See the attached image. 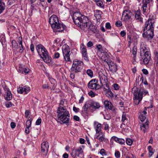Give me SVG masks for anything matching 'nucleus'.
Instances as JSON below:
<instances>
[{
    "instance_id": "f257e3e1",
    "label": "nucleus",
    "mask_w": 158,
    "mask_h": 158,
    "mask_svg": "<svg viewBox=\"0 0 158 158\" xmlns=\"http://www.w3.org/2000/svg\"><path fill=\"white\" fill-rule=\"evenodd\" d=\"M66 102L65 99L61 100L57 110L58 114L56 120L61 124L68 123L70 121V114L66 107Z\"/></svg>"
},
{
    "instance_id": "f03ea898",
    "label": "nucleus",
    "mask_w": 158,
    "mask_h": 158,
    "mask_svg": "<svg viewBox=\"0 0 158 158\" xmlns=\"http://www.w3.org/2000/svg\"><path fill=\"white\" fill-rule=\"evenodd\" d=\"M155 20L152 16H150L149 19L144 24V33L143 36L148 40L152 39L154 36V29Z\"/></svg>"
},
{
    "instance_id": "7ed1b4c3",
    "label": "nucleus",
    "mask_w": 158,
    "mask_h": 158,
    "mask_svg": "<svg viewBox=\"0 0 158 158\" xmlns=\"http://www.w3.org/2000/svg\"><path fill=\"white\" fill-rule=\"evenodd\" d=\"M50 25L53 31L56 32H62L66 27L65 25L59 23L58 18L55 15L50 17Z\"/></svg>"
},
{
    "instance_id": "20e7f679",
    "label": "nucleus",
    "mask_w": 158,
    "mask_h": 158,
    "mask_svg": "<svg viewBox=\"0 0 158 158\" xmlns=\"http://www.w3.org/2000/svg\"><path fill=\"white\" fill-rule=\"evenodd\" d=\"M137 89V88L136 87L132 89L134 96V103L136 105H138L142 100L143 95H145L148 94V91L143 88L141 89L139 92H135Z\"/></svg>"
},
{
    "instance_id": "39448f33",
    "label": "nucleus",
    "mask_w": 158,
    "mask_h": 158,
    "mask_svg": "<svg viewBox=\"0 0 158 158\" xmlns=\"http://www.w3.org/2000/svg\"><path fill=\"white\" fill-rule=\"evenodd\" d=\"M36 49L39 55L42 58L44 62L49 64V59L48 53L46 49L41 44L37 45Z\"/></svg>"
},
{
    "instance_id": "423d86ee",
    "label": "nucleus",
    "mask_w": 158,
    "mask_h": 158,
    "mask_svg": "<svg viewBox=\"0 0 158 158\" xmlns=\"http://www.w3.org/2000/svg\"><path fill=\"white\" fill-rule=\"evenodd\" d=\"M83 63L82 62L78 60L73 61L72 67L71 69L72 72L77 73L80 72L83 68Z\"/></svg>"
},
{
    "instance_id": "0eeeda50",
    "label": "nucleus",
    "mask_w": 158,
    "mask_h": 158,
    "mask_svg": "<svg viewBox=\"0 0 158 158\" xmlns=\"http://www.w3.org/2000/svg\"><path fill=\"white\" fill-rule=\"evenodd\" d=\"M88 19L85 17L82 16L79 19H77V23L75 22H74L75 24L78 26L79 27H83L85 28H87L89 29L90 27L91 26L87 22L86 19Z\"/></svg>"
},
{
    "instance_id": "6e6552de",
    "label": "nucleus",
    "mask_w": 158,
    "mask_h": 158,
    "mask_svg": "<svg viewBox=\"0 0 158 158\" xmlns=\"http://www.w3.org/2000/svg\"><path fill=\"white\" fill-rule=\"evenodd\" d=\"M149 54H151L149 48L147 45L141 43L140 45V56Z\"/></svg>"
},
{
    "instance_id": "1a4fd4ad",
    "label": "nucleus",
    "mask_w": 158,
    "mask_h": 158,
    "mask_svg": "<svg viewBox=\"0 0 158 158\" xmlns=\"http://www.w3.org/2000/svg\"><path fill=\"white\" fill-rule=\"evenodd\" d=\"M152 0H143L142 8L143 13H148L149 12L150 2Z\"/></svg>"
},
{
    "instance_id": "9d476101",
    "label": "nucleus",
    "mask_w": 158,
    "mask_h": 158,
    "mask_svg": "<svg viewBox=\"0 0 158 158\" xmlns=\"http://www.w3.org/2000/svg\"><path fill=\"white\" fill-rule=\"evenodd\" d=\"M98 80L92 79L90 81L88 84V87L90 89H98L101 88V86L97 84Z\"/></svg>"
},
{
    "instance_id": "9b49d317",
    "label": "nucleus",
    "mask_w": 158,
    "mask_h": 158,
    "mask_svg": "<svg viewBox=\"0 0 158 158\" xmlns=\"http://www.w3.org/2000/svg\"><path fill=\"white\" fill-rule=\"evenodd\" d=\"M132 13L129 10H125L123 12L122 19L123 21L126 22H128L131 18Z\"/></svg>"
},
{
    "instance_id": "f8f14e48",
    "label": "nucleus",
    "mask_w": 158,
    "mask_h": 158,
    "mask_svg": "<svg viewBox=\"0 0 158 158\" xmlns=\"http://www.w3.org/2000/svg\"><path fill=\"white\" fill-rule=\"evenodd\" d=\"M83 152L82 148L79 147L77 149L73 150L71 153V155L74 158H80L79 155Z\"/></svg>"
},
{
    "instance_id": "ddd939ff",
    "label": "nucleus",
    "mask_w": 158,
    "mask_h": 158,
    "mask_svg": "<svg viewBox=\"0 0 158 158\" xmlns=\"http://www.w3.org/2000/svg\"><path fill=\"white\" fill-rule=\"evenodd\" d=\"M141 58L140 59V63L143 64H147L149 62L151 59V54L147 55L140 56Z\"/></svg>"
},
{
    "instance_id": "4468645a",
    "label": "nucleus",
    "mask_w": 158,
    "mask_h": 158,
    "mask_svg": "<svg viewBox=\"0 0 158 158\" xmlns=\"http://www.w3.org/2000/svg\"><path fill=\"white\" fill-rule=\"evenodd\" d=\"M87 104L89 105V107L95 109H98L101 106L99 102L93 100L88 101Z\"/></svg>"
},
{
    "instance_id": "2eb2a0df",
    "label": "nucleus",
    "mask_w": 158,
    "mask_h": 158,
    "mask_svg": "<svg viewBox=\"0 0 158 158\" xmlns=\"http://www.w3.org/2000/svg\"><path fill=\"white\" fill-rule=\"evenodd\" d=\"M81 49L82 55L84 59L87 61H89V58L87 54V50L85 46L84 45L82 44L81 46Z\"/></svg>"
},
{
    "instance_id": "dca6fc26",
    "label": "nucleus",
    "mask_w": 158,
    "mask_h": 158,
    "mask_svg": "<svg viewBox=\"0 0 158 158\" xmlns=\"http://www.w3.org/2000/svg\"><path fill=\"white\" fill-rule=\"evenodd\" d=\"M104 105L106 108H107L113 112H115L116 109L115 107L113 106L111 102L108 101H105L104 102Z\"/></svg>"
},
{
    "instance_id": "f3484780",
    "label": "nucleus",
    "mask_w": 158,
    "mask_h": 158,
    "mask_svg": "<svg viewBox=\"0 0 158 158\" xmlns=\"http://www.w3.org/2000/svg\"><path fill=\"white\" fill-rule=\"evenodd\" d=\"M100 56L101 57L102 59L106 62L107 64L111 61V60L109 58V56L107 52H103V54H100Z\"/></svg>"
},
{
    "instance_id": "a211bd4d",
    "label": "nucleus",
    "mask_w": 158,
    "mask_h": 158,
    "mask_svg": "<svg viewBox=\"0 0 158 158\" xmlns=\"http://www.w3.org/2000/svg\"><path fill=\"white\" fill-rule=\"evenodd\" d=\"M99 77L101 84L108 82L107 77L102 72L98 73Z\"/></svg>"
},
{
    "instance_id": "6ab92c4d",
    "label": "nucleus",
    "mask_w": 158,
    "mask_h": 158,
    "mask_svg": "<svg viewBox=\"0 0 158 158\" xmlns=\"http://www.w3.org/2000/svg\"><path fill=\"white\" fill-rule=\"evenodd\" d=\"M30 91V87L27 86H24L23 87H19L18 89V93L21 94L24 93L25 94H26Z\"/></svg>"
},
{
    "instance_id": "aec40b11",
    "label": "nucleus",
    "mask_w": 158,
    "mask_h": 158,
    "mask_svg": "<svg viewBox=\"0 0 158 158\" xmlns=\"http://www.w3.org/2000/svg\"><path fill=\"white\" fill-rule=\"evenodd\" d=\"M109 65L110 69L113 73H115L117 70V65L112 61L107 64Z\"/></svg>"
},
{
    "instance_id": "412c9836",
    "label": "nucleus",
    "mask_w": 158,
    "mask_h": 158,
    "mask_svg": "<svg viewBox=\"0 0 158 158\" xmlns=\"http://www.w3.org/2000/svg\"><path fill=\"white\" fill-rule=\"evenodd\" d=\"M49 145L48 142H44L41 144V151L43 152L47 153L48 151Z\"/></svg>"
},
{
    "instance_id": "4be33fe9",
    "label": "nucleus",
    "mask_w": 158,
    "mask_h": 158,
    "mask_svg": "<svg viewBox=\"0 0 158 158\" xmlns=\"http://www.w3.org/2000/svg\"><path fill=\"white\" fill-rule=\"evenodd\" d=\"M94 125L95 129L96 134L100 133L102 128L101 124L98 123L97 122L95 121L94 122Z\"/></svg>"
},
{
    "instance_id": "5701e85b",
    "label": "nucleus",
    "mask_w": 158,
    "mask_h": 158,
    "mask_svg": "<svg viewBox=\"0 0 158 158\" xmlns=\"http://www.w3.org/2000/svg\"><path fill=\"white\" fill-rule=\"evenodd\" d=\"M148 121L147 120L145 123L142 124L140 125V128L141 130L143 133L146 132L148 128Z\"/></svg>"
},
{
    "instance_id": "b1692460",
    "label": "nucleus",
    "mask_w": 158,
    "mask_h": 158,
    "mask_svg": "<svg viewBox=\"0 0 158 158\" xmlns=\"http://www.w3.org/2000/svg\"><path fill=\"white\" fill-rule=\"evenodd\" d=\"M82 16L80 13L78 12H75L73 14L72 18L73 22H75L77 23L78 21L77 19H79L82 17Z\"/></svg>"
},
{
    "instance_id": "393cba45",
    "label": "nucleus",
    "mask_w": 158,
    "mask_h": 158,
    "mask_svg": "<svg viewBox=\"0 0 158 158\" xmlns=\"http://www.w3.org/2000/svg\"><path fill=\"white\" fill-rule=\"evenodd\" d=\"M70 50L69 47L66 44L63 45L62 46V52L63 54L69 53Z\"/></svg>"
},
{
    "instance_id": "a878e982",
    "label": "nucleus",
    "mask_w": 158,
    "mask_h": 158,
    "mask_svg": "<svg viewBox=\"0 0 158 158\" xmlns=\"http://www.w3.org/2000/svg\"><path fill=\"white\" fill-rule=\"evenodd\" d=\"M111 139H114L115 141L121 144H123L125 143V140L121 138H119L115 136L112 137Z\"/></svg>"
},
{
    "instance_id": "bb28decb",
    "label": "nucleus",
    "mask_w": 158,
    "mask_h": 158,
    "mask_svg": "<svg viewBox=\"0 0 158 158\" xmlns=\"http://www.w3.org/2000/svg\"><path fill=\"white\" fill-rule=\"evenodd\" d=\"M5 93L6 94H5L4 97L6 100H10L12 98V95L11 93V92L10 90H7L6 91Z\"/></svg>"
},
{
    "instance_id": "cd10ccee",
    "label": "nucleus",
    "mask_w": 158,
    "mask_h": 158,
    "mask_svg": "<svg viewBox=\"0 0 158 158\" xmlns=\"http://www.w3.org/2000/svg\"><path fill=\"white\" fill-rule=\"evenodd\" d=\"M154 55L155 63L156 66H158V49L154 51Z\"/></svg>"
},
{
    "instance_id": "c85d7f7f",
    "label": "nucleus",
    "mask_w": 158,
    "mask_h": 158,
    "mask_svg": "<svg viewBox=\"0 0 158 158\" xmlns=\"http://www.w3.org/2000/svg\"><path fill=\"white\" fill-rule=\"evenodd\" d=\"M147 112L146 111L144 110L140 112L139 115V118L140 120L142 121H143L146 119V114Z\"/></svg>"
},
{
    "instance_id": "c756f323",
    "label": "nucleus",
    "mask_w": 158,
    "mask_h": 158,
    "mask_svg": "<svg viewBox=\"0 0 158 158\" xmlns=\"http://www.w3.org/2000/svg\"><path fill=\"white\" fill-rule=\"evenodd\" d=\"M97 48L98 49V54L99 55L100 54H103V52H106L105 49L103 48L101 44L97 45Z\"/></svg>"
},
{
    "instance_id": "7c9ffc66",
    "label": "nucleus",
    "mask_w": 158,
    "mask_h": 158,
    "mask_svg": "<svg viewBox=\"0 0 158 158\" xmlns=\"http://www.w3.org/2000/svg\"><path fill=\"white\" fill-rule=\"evenodd\" d=\"M6 6L2 0H0V14L5 10Z\"/></svg>"
},
{
    "instance_id": "2f4dec72",
    "label": "nucleus",
    "mask_w": 158,
    "mask_h": 158,
    "mask_svg": "<svg viewBox=\"0 0 158 158\" xmlns=\"http://www.w3.org/2000/svg\"><path fill=\"white\" fill-rule=\"evenodd\" d=\"M96 138L99 139L100 141H102L105 139V135L102 132H100L99 134L97 135Z\"/></svg>"
},
{
    "instance_id": "473e14b6",
    "label": "nucleus",
    "mask_w": 158,
    "mask_h": 158,
    "mask_svg": "<svg viewBox=\"0 0 158 158\" xmlns=\"http://www.w3.org/2000/svg\"><path fill=\"white\" fill-rule=\"evenodd\" d=\"M121 121L122 123H124V124H125V123H127V119L126 117V114L124 113H123L122 115V119Z\"/></svg>"
},
{
    "instance_id": "72a5a7b5",
    "label": "nucleus",
    "mask_w": 158,
    "mask_h": 158,
    "mask_svg": "<svg viewBox=\"0 0 158 158\" xmlns=\"http://www.w3.org/2000/svg\"><path fill=\"white\" fill-rule=\"evenodd\" d=\"M105 91L107 92V94L108 97L111 98L113 97V94L111 91L110 89H106Z\"/></svg>"
},
{
    "instance_id": "f704fd0d",
    "label": "nucleus",
    "mask_w": 158,
    "mask_h": 158,
    "mask_svg": "<svg viewBox=\"0 0 158 158\" xmlns=\"http://www.w3.org/2000/svg\"><path fill=\"white\" fill-rule=\"evenodd\" d=\"M65 60L67 61H71L70 58L69 53L63 54Z\"/></svg>"
},
{
    "instance_id": "c9c22d12",
    "label": "nucleus",
    "mask_w": 158,
    "mask_h": 158,
    "mask_svg": "<svg viewBox=\"0 0 158 158\" xmlns=\"http://www.w3.org/2000/svg\"><path fill=\"white\" fill-rule=\"evenodd\" d=\"M103 1H101L98 2H96V3L97 5L98 6L104 9L105 6L103 3Z\"/></svg>"
},
{
    "instance_id": "e433bc0d",
    "label": "nucleus",
    "mask_w": 158,
    "mask_h": 158,
    "mask_svg": "<svg viewBox=\"0 0 158 158\" xmlns=\"http://www.w3.org/2000/svg\"><path fill=\"white\" fill-rule=\"evenodd\" d=\"M135 17V19L136 20H138V21L141 20V18L140 13L138 11L136 12Z\"/></svg>"
},
{
    "instance_id": "4c0bfd02",
    "label": "nucleus",
    "mask_w": 158,
    "mask_h": 158,
    "mask_svg": "<svg viewBox=\"0 0 158 158\" xmlns=\"http://www.w3.org/2000/svg\"><path fill=\"white\" fill-rule=\"evenodd\" d=\"M87 102H88L85 104L82 107V109L84 111H87L88 109L90 107L89 106V105L87 104Z\"/></svg>"
},
{
    "instance_id": "58836bf2",
    "label": "nucleus",
    "mask_w": 158,
    "mask_h": 158,
    "mask_svg": "<svg viewBox=\"0 0 158 158\" xmlns=\"http://www.w3.org/2000/svg\"><path fill=\"white\" fill-rule=\"evenodd\" d=\"M11 43L12 48H18V43L17 42H16L15 40H12Z\"/></svg>"
},
{
    "instance_id": "ea45409f",
    "label": "nucleus",
    "mask_w": 158,
    "mask_h": 158,
    "mask_svg": "<svg viewBox=\"0 0 158 158\" xmlns=\"http://www.w3.org/2000/svg\"><path fill=\"white\" fill-rule=\"evenodd\" d=\"M32 120V119L31 118L29 119H28L26 122V127H30L31 126V121Z\"/></svg>"
},
{
    "instance_id": "a19ab883",
    "label": "nucleus",
    "mask_w": 158,
    "mask_h": 158,
    "mask_svg": "<svg viewBox=\"0 0 158 158\" xmlns=\"http://www.w3.org/2000/svg\"><path fill=\"white\" fill-rule=\"evenodd\" d=\"M2 85L5 91L6 92L7 91V90H9L8 88L7 87L4 82L3 81L2 83Z\"/></svg>"
},
{
    "instance_id": "79ce46f5",
    "label": "nucleus",
    "mask_w": 158,
    "mask_h": 158,
    "mask_svg": "<svg viewBox=\"0 0 158 158\" xmlns=\"http://www.w3.org/2000/svg\"><path fill=\"white\" fill-rule=\"evenodd\" d=\"M87 74L91 77H92L93 76V72L91 69H88L86 72Z\"/></svg>"
},
{
    "instance_id": "37998d69",
    "label": "nucleus",
    "mask_w": 158,
    "mask_h": 158,
    "mask_svg": "<svg viewBox=\"0 0 158 158\" xmlns=\"http://www.w3.org/2000/svg\"><path fill=\"white\" fill-rule=\"evenodd\" d=\"M137 47L136 46H134L131 51V52L133 55H136L137 53Z\"/></svg>"
},
{
    "instance_id": "c03bdc74",
    "label": "nucleus",
    "mask_w": 158,
    "mask_h": 158,
    "mask_svg": "<svg viewBox=\"0 0 158 158\" xmlns=\"http://www.w3.org/2000/svg\"><path fill=\"white\" fill-rule=\"evenodd\" d=\"M126 143L130 146L131 145L132 143V140L130 139H127L126 141Z\"/></svg>"
},
{
    "instance_id": "a18cd8bd",
    "label": "nucleus",
    "mask_w": 158,
    "mask_h": 158,
    "mask_svg": "<svg viewBox=\"0 0 158 158\" xmlns=\"http://www.w3.org/2000/svg\"><path fill=\"white\" fill-rule=\"evenodd\" d=\"M102 14H96V13H94V16L95 17L96 19H100L101 18V15Z\"/></svg>"
},
{
    "instance_id": "49530a36",
    "label": "nucleus",
    "mask_w": 158,
    "mask_h": 158,
    "mask_svg": "<svg viewBox=\"0 0 158 158\" xmlns=\"http://www.w3.org/2000/svg\"><path fill=\"white\" fill-rule=\"evenodd\" d=\"M142 83H143L144 85H147V88L148 89H150V85L148 84L146 80H145L144 81H143V80H142Z\"/></svg>"
},
{
    "instance_id": "de8ad7c7",
    "label": "nucleus",
    "mask_w": 158,
    "mask_h": 158,
    "mask_svg": "<svg viewBox=\"0 0 158 158\" xmlns=\"http://www.w3.org/2000/svg\"><path fill=\"white\" fill-rule=\"evenodd\" d=\"M101 85L102 86H105L107 88H105V87H104V91H105V90L106 89H110L109 87V86L108 83H107V82H106L105 83L102 84Z\"/></svg>"
},
{
    "instance_id": "09e8293b",
    "label": "nucleus",
    "mask_w": 158,
    "mask_h": 158,
    "mask_svg": "<svg viewBox=\"0 0 158 158\" xmlns=\"http://www.w3.org/2000/svg\"><path fill=\"white\" fill-rule=\"evenodd\" d=\"M100 154L102 156H106L107 154L105 150L104 149H102L100 151Z\"/></svg>"
},
{
    "instance_id": "8fccbe9b",
    "label": "nucleus",
    "mask_w": 158,
    "mask_h": 158,
    "mask_svg": "<svg viewBox=\"0 0 158 158\" xmlns=\"http://www.w3.org/2000/svg\"><path fill=\"white\" fill-rule=\"evenodd\" d=\"M113 86L115 90H118L119 89V85L116 83L114 84L113 85Z\"/></svg>"
},
{
    "instance_id": "3c124183",
    "label": "nucleus",
    "mask_w": 158,
    "mask_h": 158,
    "mask_svg": "<svg viewBox=\"0 0 158 158\" xmlns=\"http://www.w3.org/2000/svg\"><path fill=\"white\" fill-rule=\"evenodd\" d=\"M18 43L19 44V45H23L22 38V37H19L18 38Z\"/></svg>"
},
{
    "instance_id": "603ef678",
    "label": "nucleus",
    "mask_w": 158,
    "mask_h": 158,
    "mask_svg": "<svg viewBox=\"0 0 158 158\" xmlns=\"http://www.w3.org/2000/svg\"><path fill=\"white\" fill-rule=\"evenodd\" d=\"M115 25L117 27H120L122 25V23L121 21H118L116 22Z\"/></svg>"
},
{
    "instance_id": "864d4df0",
    "label": "nucleus",
    "mask_w": 158,
    "mask_h": 158,
    "mask_svg": "<svg viewBox=\"0 0 158 158\" xmlns=\"http://www.w3.org/2000/svg\"><path fill=\"white\" fill-rule=\"evenodd\" d=\"M19 52L22 53L24 49V47L23 45H19Z\"/></svg>"
},
{
    "instance_id": "5fc2aeb1",
    "label": "nucleus",
    "mask_w": 158,
    "mask_h": 158,
    "mask_svg": "<svg viewBox=\"0 0 158 158\" xmlns=\"http://www.w3.org/2000/svg\"><path fill=\"white\" fill-rule=\"evenodd\" d=\"M12 106V104L11 102H7L5 104V106L7 108L10 107Z\"/></svg>"
},
{
    "instance_id": "6e6d98bb",
    "label": "nucleus",
    "mask_w": 158,
    "mask_h": 158,
    "mask_svg": "<svg viewBox=\"0 0 158 158\" xmlns=\"http://www.w3.org/2000/svg\"><path fill=\"white\" fill-rule=\"evenodd\" d=\"M50 81H51V82L52 81L53 83V85L52 89H54L56 86V81L55 80H54L52 78V79L50 78Z\"/></svg>"
},
{
    "instance_id": "4d7b16f0",
    "label": "nucleus",
    "mask_w": 158,
    "mask_h": 158,
    "mask_svg": "<svg viewBox=\"0 0 158 158\" xmlns=\"http://www.w3.org/2000/svg\"><path fill=\"white\" fill-rule=\"evenodd\" d=\"M115 156L117 158H119L120 157V153L119 151H116L115 153Z\"/></svg>"
},
{
    "instance_id": "13d9d810",
    "label": "nucleus",
    "mask_w": 158,
    "mask_h": 158,
    "mask_svg": "<svg viewBox=\"0 0 158 158\" xmlns=\"http://www.w3.org/2000/svg\"><path fill=\"white\" fill-rule=\"evenodd\" d=\"M60 56V54L58 52H55L53 56L54 58H58Z\"/></svg>"
},
{
    "instance_id": "bf43d9fd",
    "label": "nucleus",
    "mask_w": 158,
    "mask_h": 158,
    "mask_svg": "<svg viewBox=\"0 0 158 158\" xmlns=\"http://www.w3.org/2000/svg\"><path fill=\"white\" fill-rule=\"evenodd\" d=\"M104 130H108L109 129V127L108 125L106 123H104Z\"/></svg>"
},
{
    "instance_id": "052dcab7",
    "label": "nucleus",
    "mask_w": 158,
    "mask_h": 158,
    "mask_svg": "<svg viewBox=\"0 0 158 158\" xmlns=\"http://www.w3.org/2000/svg\"><path fill=\"white\" fill-rule=\"evenodd\" d=\"M93 42L91 41H89L87 44V45L88 47H90L93 45Z\"/></svg>"
},
{
    "instance_id": "680f3d73",
    "label": "nucleus",
    "mask_w": 158,
    "mask_h": 158,
    "mask_svg": "<svg viewBox=\"0 0 158 158\" xmlns=\"http://www.w3.org/2000/svg\"><path fill=\"white\" fill-rule=\"evenodd\" d=\"M142 71L143 73L145 75H148V72L146 69H144L142 70Z\"/></svg>"
},
{
    "instance_id": "e2e57ef3",
    "label": "nucleus",
    "mask_w": 158,
    "mask_h": 158,
    "mask_svg": "<svg viewBox=\"0 0 158 158\" xmlns=\"http://www.w3.org/2000/svg\"><path fill=\"white\" fill-rule=\"evenodd\" d=\"M41 118H38L36 122V125H39L41 122Z\"/></svg>"
},
{
    "instance_id": "0e129e2a",
    "label": "nucleus",
    "mask_w": 158,
    "mask_h": 158,
    "mask_svg": "<svg viewBox=\"0 0 158 158\" xmlns=\"http://www.w3.org/2000/svg\"><path fill=\"white\" fill-rule=\"evenodd\" d=\"M24 67H19L18 72L20 73H23V71H24Z\"/></svg>"
},
{
    "instance_id": "69168bd1",
    "label": "nucleus",
    "mask_w": 158,
    "mask_h": 158,
    "mask_svg": "<svg viewBox=\"0 0 158 158\" xmlns=\"http://www.w3.org/2000/svg\"><path fill=\"white\" fill-rule=\"evenodd\" d=\"M106 27L107 29H110L111 28V26L110 23H107L106 24Z\"/></svg>"
},
{
    "instance_id": "338daca9",
    "label": "nucleus",
    "mask_w": 158,
    "mask_h": 158,
    "mask_svg": "<svg viewBox=\"0 0 158 158\" xmlns=\"http://www.w3.org/2000/svg\"><path fill=\"white\" fill-rule=\"evenodd\" d=\"M88 94L89 96H91L92 97H93L95 96V94L92 91L89 92L88 93Z\"/></svg>"
},
{
    "instance_id": "774afa93",
    "label": "nucleus",
    "mask_w": 158,
    "mask_h": 158,
    "mask_svg": "<svg viewBox=\"0 0 158 158\" xmlns=\"http://www.w3.org/2000/svg\"><path fill=\"white\" fill-rule=\"evenodd\" d=\"M30 128L29 127H26V128L25 130V133L27 134H28L30 132Z\"/></svg>"
}]
</instances>
